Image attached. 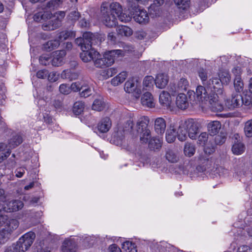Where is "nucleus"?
Returning a JSON list of instances; mask_svg holds the SVG:
<instances>
[{
    "label": "nucleus",
    "mask_w": 252,
    "mask_h": 252,
    "mask_svg": "<svg viewBox=\"0 0 252 252\" xmlns=\"http://www.w3.org/2000/svg\"><path fill=\"white\" fill-rule=\"evenodd\" d=\"M112 126L111 121L108 117L102 119L97 124L96 128L102 133L107 132Z\"/></svg>",
    "instance_id": "16"
},
{
    "label": "nucleus",
    "mask_w": 252,
    "mask_h": 252,
    "mask_svg": "<svg viewBox=\"0 0 252 252\" xmlns=\"http://www.w3.org/2000/svg\"><path fill=\"white\" fill-rule=\"evenodd\" d=\"M11 148L4 143H0V162L5 159L11 154Z\"/></svg>",
    "instance_id": "28"
},
{
    "label": "nucleus",
    "mask_w": 252,
    "mask_h": 252,
    "mask_svg": "<svg viewBox=\"0 0 252 252\" xmlns=\"http://www.w3.org/2000/svg\"><path fill=\"white\" fill-rule=\"evenodd\" d=\"M183 121H178V128L176 130V134L178 139L180 141H185L187 139L188 131L186 127L183 126Z\"/></svg>",
    "instance_id": "21"
},
{
    "label": "nucleus",
    "mask_w": 252,
    "mask_h": 252,
    "mask_svg": "<svg viewBox=\"0 0 252 252\" xmlns=\"http://www.w3.org/2000/svg\"><path fill=\"white\" fill-rule=\"evenodd\" d=\"M19 221L16 219H8L7 217V219L4 222L3 229H6L10 233H12L13 231L16 230L19 226Z\"/></svg>",
    "instance_id": "25"
},
{
    "label": "nucleus",
    "mask_w": 252,
    "mask_h": 252,
    "mask_svg": "<svg viewBox=\"0 0 252 252\" xmlns=\"http://www.w3.org/2000/svg\"><path fill=\"white\" fill-rule=\"evenodd\" d=\"M75 36V33L72 31H65L60 32L57 37L58 40L62 41L67 39L69 37H74Z\"/></svg>",
    "instance_id": "38"
},
{
    "label": "nucleus",
    "mask_w": 252,
    "mask_h": 252,
    "mask_svg": "<svg viewBox=\"0 0 252 252\" xmlns=\"http://www.w3.org/2000/svg\"><path fill=\"white\" fill-rule=\"evenodd\" d=\"M78 75L76 72L70 69L63 70L61 73V77L69 80H75L78 78Z\"/></svg>",
    "instance_id": "36"
},
{
    "label": "nucleus",
    "mask_w": 252,
    "mask_h": 252,
    "mask_svg": "<svg viewBox=\"0 0 252 252\" xmlns=\"http://www.w3.org/2000/svg\"><path fill=\"white\" fill-rule=\"evenodd\" d=\"M184 153L186 156L191 157L195 152V145L190 143H186L184 146Z\"/></svg>",
    "instance_id": "39"
},
{
    "label": "nucleus",
    "mask_w": 252,
    "mask_h": 252,
    "mask_svg": "<svg viewBox=\"0 0 252 252\" xmlns=\"http://www.w3.org/2000/svg\"><path fill=\"white\" fill-rule=\"evenodd\" d=\"M133 18L135 22L141 24H145L149 21V17L147 11L134 5L133 8Z\"/></svg>",
    "instance_id": "8"
},
{
    "label": "nucleus",
    "mask_w": 252,
    "mask_h": 252,
    "mask_svg": "<svg viewBox=\"0 0 252 252\" xmlns=\"http://www.w3.org/2000/svg\"><path fill=\"white\" fill-rule=\"evenodd\" d=\"M82 85L80 82H75L71 85L69 87L70 90H72L74 92H78L82 88Z\"/></svg>",
    "instance_id": "59"
},
{
    "label": "nucleus",
    "mask_w": 252,
    "mask_h": 252,
    "mask_svg": "<svg viewBox=\"0 0 252 252\" xmlns=\"http://www.w3.org/2000/svg\"><path fill=\"white\" fill-rule=\"evenodd\" d=\"M164 2L165 0H153V3L151 4L149 9L151 10L156 11L164 4Z\"/></svg>",
    "instance_id": "52"
},
{
    "label": "nucleus",
    "mask_w": 252,
    "mask_h": 252,
    "mask_svg": "<svg viewBox=\"0 0 252 252\" xmlns=\"http://www.w3.org/2000/svg\"><path fill=\"white\" fill-rule=\"evenodd\" d=\"M176 104L180 109H186L189 105L187 95L184 93L179 94L176 97Z\"/></svg>",
    "instance_id": "18"
},
{
    "label": "nucleus",
    "mask_w": 252,
    "mask_h": 252,
    "mask_svg": "<svg viewBox=\"0 0 252 252\" xmlns=\"http://www.w3.org/2000/svg\"><path fill=\"white\" fill-rule=\"evenodd\" d=\"M244 132L246 137H252V119L248 120L244 123Z\"/></svg>",
    "instance_id": "42"
},
{
    "label": "nucleus",
    "mask_w": 252,
    "mask_h": 252,
    "mask_svg": "<svg viewBox=\"0 0 252 252\" xmlns=\"http://www.w3.org/2000/svg\"><path fill=\"white\" fill-rule=\"evenodd\" d=\"M155 79L151 76H147L144 78L143 80V89L150 91L152 89L154 86Z\"/></svg>",
    "instance_id": "37"
},
{
    "label": "nucleus",
    "mask_w": 252,
    "mask_h": 252,
    "mask_svg": "<svg viewBox=\"0 0 252 252\" xmlns=\"http://www.w3.org/2000/svg\"><path fill=\"white\" fill-rule=\"evenodd\" d=\"M166 159L171 162H175L178 160V158L172 151H168L166 154Z\"/></svg>",
    "instance_id": "53"
},
{
    "label": "nucleus",
    "mask_w": 252,
    "mask_h": 252,
    "mask_svg": "<svg viewBox=\"0 0 252 252\" xmlns=\"http://www.w3.org/2000/svg\"><path fill=\"white\" fill-rule=\"evenodd\" d=\"M178 126V121L174 120L171 121L168 128H167L165 138L169 143H173L177 137L176 128Z\"/></svg>",
    "instance_id": "11"
},
{
    "label": "nucleus",
    "mask_w": 252,
    "mask_h": 252,
    "mask_svg": "<svg viewBox=\"0 0 252 252\" xmlns=\"http://www.w3.org/2000/svg\"><path fill=\"white\" fill-rule=\"evenodd\" d=\"M166 127L165 120L161 117L157 118L155 121L154 128L156 132L159 135H163Z\"/></svg>",
    "instance_id": "20"
},
{
    "label": "nucleus",
    "mask_w": 252,
    "mask_h": 252,
    "mask_svg": "<svg viewBox=\"0 0 252 252\" xmlns=\"http://www.w3.org/2000/svg\"><path fill=\"white\" fill-rule=\"evenodd\" d=\"M130 3L129 4V7L128 9V13L126 12H123L120 14L119 16V19L122 22H128L131 21L132 19V17L133 16V10L132 8H133V5L131 4L130 5Z\"/></svg>",
    "instance_id": "30"
},
{
    "label": "nucleus",
    "mask_w": 252,
    "mask_h": 252,
    "mask_svg": "<svg viewBox=\"0 0 252 252\" xmlns=\"http://www.w3.org/2000/svg\"><path fill=\"white\" fill-rule=\"evenodd\" d=\"M11 234L5 229L3 228L0 230V244H4L7 242L9 240Z\"/></svg>",
    "instance_id": "43"
},
{
    "label": "nucleus",
    "mask_w": 252,
    "mask_h": 252,
    "mask_svg": "<svg viewBox=\"0 0 252 252\" xmlns=\"http://www.w3.org/2000/svg\"><path fill=\"white\" fill-rule=\"evenodd\" d=\"M26 168L25 167H20L17 168L15 171V176L17 178H21L25 173Z\"/></svg>",
    "instance_id": "62"
},
{
    "label": "nucleus",
    "mask_w": 252,
    "mask_h": 252,
    "mask_svg": "<svg viewBox=\"0 0 252 252\" xmlns=\"http://www.w3.org/2000/svg\"><path fill=\"white\" fill-rule=\"evenodd\" d=\"M39 61L41 64L44 65H47L49 64L52 60H51V57L49 55H42L40 57Z\"/></svg>",
    "instance_id": "55"
},
{
    "label": "nucleus",
    "mask_w": 252,
    "mask_h": 252,
    "mask_svg": "<svg viewBox=\"0 0 252 252\" xmlns=\"http://www.w3.org/2000/svg\"><path fill=\"white\" fill-rule=\"evenodd\" d=\"M159 101L160 104L166 108L170 107L172 99L169 93L166 91H162L159 96Z\"/></svg>",
    "instance_id": "24"
},
{
    "label": "nucleus",
    "mask_w": 252,
    "mask_h": 252,
    "mask_svg": "<svg viewBox=\"0 0 252 252\" xmlns=\"http://www.w3.org/2000/svg\"><path fill=\"white\" fill-rule=\"evenodd\" d=\"M219 80L221 85H227L230 81V75L228 71L224 70L220 71L219 73Z\"/></svg>",
    "instance_id": "34"
},
{
    "label": "nucleus",
    "mask_w": 252,
    "mask_h": 252,
    "mask_svg": "<svg viewBox=\"0 0 252 252\" xmlns=\"http://www.w3.org/2000/svg\"><path fill=\"white\" fill-rule=\"evenodd\" d=\"M80 15L78 11H73L71 12L68 16V19L71 21H76L78 20Z\"/></svg>",
    "instance_id": "58"
},
{
    "label": "nucleus",
    "mask_w": 252,
    "mask_h": 252,
    "mask_svg": "<svg viewBox=\"0 0 252 252\" xmlns=\"http://www.w3.org/2000/svg\"><path fill=\"white\" fill-rule=\"evenodd\" d=\"M234 87L237 92L240 93L244 89V83L241 77L235 78L234 80Z\"/></svg>",
    "instance_id": "48"
},
{
    "label": "nucleus",
    "mask_w": 252,
    "mask_h": 252,
    "mask_svg": "<svg viewBox=\"0 0 252 252\" xmlns=\"http://www.w3.org/2000/svg\"><path fill=\"white\" fill-rule=\"evenodd\" d=\"M198 75L200 79L201 80L203 84L207 81L208 75L206 70L203 68H200L198 70Z\"/></svg>",
    "instance_id": "54"
},
{
    "label": "nucleus",
    "mask_w": 252,
    "mask_h": 252,
    "mask_svg": "<svg viewBox=\"0 0 252 252\" xmlns=\"http://www.w3.org/2000/svg\"><path fill=\"white\" fill-rule=\"evenodd\" d=\"M127 76V74L126 72L123 71L120 73L118 75L112 79L111 81L112 85L114 86H118L124 82Z\"/></svg>",
    "instance_id": "32"
},
{
    "label": "nucleus",
    "mask_w": 252,
    "mask_h": 252,
    "mask_svg": "<svg viewBox=\"0 0 252 252\" xmlns=\"http://www.w3.org/2000/svg\"><path fill=\"white\" fill-rule=\"evenodd\" d=\"M60 92L64 94H67L70 92V89L67 85L63 84L60 86Z\"/></svg>",
    "instance_id": "60"
},
{
    "label": "nucleus",
    "mask_w": 252,
    "mask_h": 252,
    "mask_svg": "<svg viewBox=\"0 0 252 252\" xmlns=\"http://www.w3.org/2000/svg\"><path fill=\"white\" fill-rule=\"evenodd\" d=\"M34 233L32 231L26 233L21 237L18 241L27 251L32 244L35 239Z\"/></svg>",
    "instance_id": "13"
},
{
    "label": "nucleus",
    "mask_w": 252,
    "mask_h": 252,
    "mask_svg": "<svg viewBox=\"0 0 252 252\" xmlns=\"http://www.w3.org/2000/svg\"><path fill=\"white\" fill-rule=\"evenodd\" d=\"M237 252H252V247L247 245H243L238 248Z\"/></svg>",
    "instance_id": "64"
},
{
    "label": "nucleus",
    "mask_w": 252,
    "mask_h": 252,
    "mask_svg": "<svg viewBox=\"0 0 252 252\" xmlns=\"http://www.w3.org/2000/svg\"><path fill=\"white\" fill-rule=\"evenodd\" d=\"M48 74V70L46 69H43L39 70L36 73V76L38 78L45 79L47 77Z\"/></svg>",
    "instance_id": "63"
},
{
    "label": "nucleus",
    "mask_w": 252,
    "mask_h": 252,
    "mask_svg": "<svg viewBox=\"0 0 252 252\" xmlns=\"http://www.w3.org/2000/svg\"><path fill=\"white\" fill-rule=\"evenodd\" d=\"M208 139V134L206 132L200 133L198 137L197 143L200 145L204 146Z\"/></svg>",
    "instance_id": "50"
},
{
    "label": "nucleus",
    "mask_w": 252,
    "mask_h": 252,
    "mask_svg": "<svg viewBox=\"0 0 252 252\" xmlns=\"http://www.w3.org/2000/svg\"><path fill=\"white\" fill-rule=\"evenodd\" d=\"M208 90H210L213 94H222V85L217 77H212L206 83H204Z\"/></svg>",
    "instance_id": "10"
},
{
    "label": "nucleus",
    "mask_w": 252,
    "mask_h": 252,
    "mask_svg": "<svg viewBox=\"0 0 252 252\" xmlns=\"http://www.w3.org/2000/svg\"><path fill=\"white\" fill-rule=\"evenodd\" d=\"M23 142V138L19 134H16L10 138L8 145L11 149L14 148L19 145Z\"/></svg>",
    "instance_id": "33"
},
{
    "label": "nucleus",
    "mask_w": 252,
    "mask_h": 252,
    "mask_svg": "<svg viewBox=\"0 0 252 252\" xmlns=\"http://www.w3.org/2000/svg\"><path fill=\"white\" fill-rule=\"evenodd\" d=\"M175 3L179 8L187 9L189 6L190 0H174Z\"/></svg>",
    "instance_id": "49"
},
{
    "label": "nucleus",
    "mask_w": 252,
    "mask_h": 252,
    "mask_svg": "<svg viewBox=\"0 0 252 252\" xmlns=\"http://www.w3.org/2000/svg\"><path fill=\"white\" fill-rule=\"evenodd\" d=\"M4 212H15L21 209L24 206L23 202L19 200H13L2 204Z\"/></svg>",
    "instance_id": "12"
},
{
    "label": "nucleus",
    "mask_w": 252,
    "mask_h": 252,
    "mask_svg": "<svg viewBox=\"0 0 252 252\" xmlns=\"http://www.w3.org/2000/svg\"><path fill=\"white\" fill-rule=\"evenodd\" d=\"M184 125L188 131L189 137L191 139H196L199 133L200 124L193 119L183 121Z\"/></svg>",
    "instance_id": "6"
},
{
    "label": "nucleus",
    "mask_w": 252,
    "mask_h": 252,
    "mask_svg": "<svg viewBox=\"0 0 252 252\" xmlns=\"http://www.w3.org/2000/svg\"><path fill=\"white\" fill-rule=\"evenodd\" d=\"M116 31L117 34L122 36H130L133 33V31L130 28L124 25L117 26Z\"/></svg>",
    "instance_id": "29"
},
{
    "label": "nucleus",
    "mask_w": 252,
    "mask_h": 252,
    "mask_svg": "<svg viewBox=\"0 0 252 252\" xmlns=\"http://www.w3.org/2000/svg\"><path fill=\"white\" fill-rule=\"evenodd\" d=\"M109 3L104 2L101 6V21L103 24L108 27H113L117 24L116 16L110 13L108 8Z\"/></svg>",
    "instance_id": "5"
},
{
    "label": "nucleus",
    "mask_w": 252,
    "mask_h": 252,
    "mask_svg": "<svg viewBox=\"0 0 252 252\" xmlns=\"http://www.w3.org/2000/svg\"><path fill=\"white\" fill-rule=\"evenodd\" d=\"M65 16L64 11H59L56 13L54 15V20L49 21L48 23H44L42 29L44 31H53L58 28L61 25V22Z\"/></svg>",
    "instance_id": "7"
},
{
    "label": "nucleus",
    "mask_w": 252,
    "mask_h": 252,
    "mask_svg": "<svg viewBox=\"0 0 252 252\" xmlns=\"http://www.w3.org/2000/svg\"><path fill=\"white\" fill-rule=\"evenodd\" d=\"M124 89L126 93L133 94L136 98H138L141 94L138 82L133 78L128 79L125 83Z\"/></svg>",
    "instance_id": "9"
},
{
    "label": "nucleus",
    "mask_w": 252,
    "mask_h": 252,
    "mask_svg": "<svg viewBox=\"0 0 252 252\" xmlns=\"http://www.w3.org/2000/svg\"><path fill=\"white\" fill-rule=\"evenodd\" d=\"M134 118L130 117L126 120L123 126L119 128L118 132L122 131L130 132L133 134H140L141 141L146 143L150 138L151 131L148 128L149 119L146 116H141L136 121V125L134 123Z\"/></svg>",
    "instance_id": "1"
},
{
    "label": "nucleus",
    "mask_w": 252,
    "mask_h": 252,
    "mask_svg": "<svg viewBox=\"0 0 252 252\" xmlns=\"http://www.w3.org/2000/svg\"><path fill=\"white\" fill-rule=\"evenodd\" d=\"M62 3V0H51L47 2L46 7L42 9V11L34 15V20L41 22L42 20L45 21L51 18L52 15L51 10L58 7Z\"/></svg>",
    "instance_id": "4"
},
{
    "label": "nucleus",
    "mask_w": 252,
    "mask_h": 252,
    "mask_svg": "<svg viewBox=\"0 0 252 252\" xmlns=\"http://www.w3.org/2000/svg\"><path fill=\"white\" fill-rule=\"evenodd\" d=\"M53 54V58L51 61L52 64L55 66L61 65L63 62V58L66 55L65 51L64 50L56 51Z\"/></svg>",
    "instance_id": "19"
},
{
    "label": "nucleus",
    "mask_w": 252,
    "mask_h": 252,
    "mask_svg": "<svg viewBox=\"0 0 252 252\" xmlns=\"http://www.w3.org/2000/svg\"><path fill=\"white\" fill-rule=\"evenodd\" d=\"M149 146L153 149H158L161 147L162 140L158 138L153 137L149 141Z\"/></svg>",
    "instance_id": "44"
},
{
    "label": "nucleus",
    "mask_w": 252,
    "mask_h": 252,
    "mask_svg": "<svg viewBox=\"0 0 252 252\" xmlns=\"http://www.w3.org/2000/svg\"><path fill=\"white\" fill-rule=\"evenodd\" d=\"M117 69L114 67H111L106 70H103L101 74L105 79L112 77L117 73Z\"/></svg>",
    "instance_id": "47"
},
{
    "label": "nucleus",
    "mask_w": 252,
    "mask_h": 252,
    "mask_svg": "<svg viewBox=\"0 0 252 252\" xmlns=\"http://www.w3.org/2000/svg\"><path fill=\"white\" fill-rule=\"evenodd\" d=\"M105 107V103L102 98L95 99L92 105L93 110L101 111Z\"/></svg>",
    "instance_id": "40"
},
{
    "label": "nucleus",
    "mask_w": 252,
    "mask_h": 252,
    "mask_svg": "<svg viewBox=\"0 0 252 252\" xmlns=\"http://www.w3.org/2000/svg\"><path fill=\"white\" fill-rule=\"evenodd\" d=\"M108 8L109 9L110 13H115L118 17L123 11V8L120 4L117 2H113L111 3H109Z\"/></svg>",
    "instance_id": "35"
},
{
    "label": "nucleus",
    "mask_w": 252,
    "mask_h": 252,
    "mask_svg": "<svg viewBox=\"0 0 252 252\" xmlns=\"http://www.w3.org/2000/svg\"><path fill=\"white\" fill-rule=\"evenodd\" d=\"M189 86V82L185 78H181L177 84L179 91H186Z\"/></svg>",
    "instance_id": "51"
},
{
    "label": "nucleus",
    "mask_w": 252,
    "mask_h": 252,
    "mask_svg": "<svg viewBox=\"0 0 252 252\" xmlns=\"http://www.w3.org/2000/svg\"><path fill=\"white\" fill-rule=\"evenodd\" d=\"M245 150L244 145L241 142L237 141L232 146V151L235 155H241Z\"/></svg>",
    "instance_id": "41"
},
{
    "label": "nucleus",
    "mask_w": 252,
    "mask_h": 252,
    "mask_svg": "<svg viewBox=\"0 0 252 252\" xmlns=\"http://www.w3.org/2000/svg\"><path fill=\"white\" fill-rule=\"evenodd\" d=\"M168 82V77L165 73L158 74L155 80L156 86L160 89L164 88Z\"/></svg>",
    "instance_id": "26"
},
{
    "label": "nucleus",
    "mask_w": 252,
    "mask_h": 252,
    "mask_svg": "<svg viewBox=\"0 0 252 252\" xmlns=\"http://www.w3.org/2000/svg\"><path fill=\"white\" fill-rule=\"evenodd\" d=\"M141 104L149 108L154 107L155 102L152 94L149 92L144 93L141 99Z\"/></svg>",
    "instance_id": "22"
},
{
    "label": "nucleus",
    "mask_w": 252,
    "mask_h": 252,
    "mask_svg": "<svg viewBox=\"0 0 252 252\" xmlns=\"http://www.w3.org/2000/svg\"><path fill=\"white\" fill-rule=\"evenodd\" d=\"M22 246L18 241L16 243L13 244L11 246L14 252H24L26 250Z\"/></svg>",
    "instance_id": "56"
},
{
    "label": "nucleus",
    "mask_w": 252,
    "mask_h": 252,
    "mask_svg": "<svg viewBox=\"0 0 252 252\" xmlns=\"http://www.w3.org/2000/svg\"><path fill=\"white\" fill-rule=\"evenodd\" d=\"M96 36L90 32L83 33V37H78L75 40V43L80 47L82 52L80 53V58L84 62H88L94 60L99 53L92 49L93 45L97 43Z\"/></svg>",
    "instance_id": "2"
},
{
    "label": "nucleus",
    "mask_w": 252,
    "mask_h": 252,
    "mask_svg": "<svg viewBox=\"0 0 252 252\" xmlns=\"http://www.w3.org/2000/svg\"><path fill=\"white\" fill-rule=\"evenodd\" d=\"M77 247L76 242L74 238L65 239L63 244V252H75Z\"/></svg>",
    "instance_id": "17"
},
{
    "label": "nucleus",
    "mask_w": 252,
    "mask_h": 252,
    "mask_svg": "<svg viewBox=\"0 0 252 252\" xmlns=\"http://www.w3.org/2000/svg\"><path fill=\"white\" fill-rule=\"evenodd\" d=\"M207 127L210 134L215 135L219 132L221 124L219 121H212L208 123Z\"/></svg>",
    "instance_id": "23"
},
{
    "label": "nucleus",
    "mask_w": 252,
    "mask_h": 252,
    "mask_svg": "<svg viewBox=\"0 0 252 252\" xmlns=\"http://www.w3.org/2000/svg\"><path fill=\"white\" fill-rule=\"evenodd\" d=\"M124 56L121 50H111L105 52L102 56L99 53L94 60V66L97 68H105L111 66L115 60L120 56Z\"/></svg>",
    "instance_id": "3"
},
{
    "label": "nucleus",
    "mask_w": 252,
    "mask_h": 252,
    "mask_svg": "<svg viewBox=\"0 0 252 252\" xmlns=\"http://www.w3.org/2000/svg\"><path fill=\"white\" fill-rule=\"evenodd\" d=\"M84 109V103L82 101H77L74 104L73 111L76 115H79L83 111Z\"/></svg>",
    "instance_id": "46"
},
{
    "label": "nucleus",
    "mask_w": 252,
    "mask_h": 252,
    "mask_svg": "<svg viewBox=\"0 0 252 252\" xmlns=\"http://www.w3.org/2000/svg\"><path fill=\"white\" fill-rule=\"evenodd\" d=\"M15 156L14 154H12V156L8 159L5 164V166L8 168L14 167L16 163L15 159Z\"/></svg>",
    "instance_id": "57"
},
{
    "label": "nucleus",
    "mask_w": 252,
    "mask_h": 252,
    "mask_svg": "<svg viewBox=\"0 0 252 252\" xmlns=\"http://www.w3.org/2000/svg\"><path fill=\"white\" fill-rule=\"evenodd\" d=\"M59 45L60 42L57 39L51 40L44 44L42 48L45 51L50 52L57 48Z\"/></svg>",
    "instance_id": "31"
},
{
    "label": "nucleus",
    "mask_w": 252,
    "mask_h": 252,
    "mask_svg": "<svg viewBox=\"0 0 252 252\" xmlns=\"http://www.w3.org/2000/svg\"><path fill=\"white\" fill-rule=\"evenodd\" d=\"M242 101V96L240 94H235L225 101V105L229 109H234L240 106Z\"/></svg>",
    "instance_id": "15"
},
{
    "label": "nucleus",
    "mask_w": 252,
    "mask_h": 252,
    "mask_svg": "<svg viewBox=\"0 0 252 252\" xmlns=\"http://www.w3.org/2000/svg\"><path fill=\"white\" fill-rule=\"evenodd\" d=\"M90 25V22L85 18H81L79 22V26L82 28H87Z\"/></svg>",
    "instance_id": "61"
},
{
    "label": "nucleus",
    "mask_w": 252,
    "mask_h": 252,
    "mask_svg": "<svg viewBox=\"0 0 252 252\" xmlns=\"http://www.w3.org/2000/svg\"><path fill=\"white\" fill-rule=\"evenodd\" d=\"M207 93V91L204 87L202 86H198L196 89L195 93L197 101L199 102L208 101L209 96H208Z\"/></svg>",
    "instance_id": "27"
},
{
    "label": "nucleus",
    "mask_w": 252,
    "mask_h": 252,
    "mask_svg": "<svg viewBox=\"0 0 252 252\" xmlns=\"http://www.w3.org/2000/svg\"><path fill=\"white\" fill-rule=\"evenodd\" d=\"M217 94H212L208 97V101L210 104V108L214 112H220L223 110V106L218 99Z\"/></svg>",
    "instance_id": "14"
},
{
    "label": "nucleus",
    "mask_w": 252,
    "mask_h": 252,
    "mask_svg": "<svg viewBox=\"0 0 252 252\" xmlns=\"http://www.w3.org/2000/svg\"><path fill=\"white\" fill-rule=\"evenodd\" d=\"M122 249L125 252H137L135 244L129 241L123 243Z\"/></svg>",
    "instance_id": "45"
}]
</instances>
